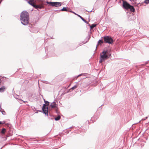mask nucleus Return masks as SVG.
<instances>
[{
  "mask_svg": "<svg viewBox=\"0 0 149 149\" xmlns=\"http://www.w3.org/2000/svg\"><path fill=\"white\" fill-rule=\"evenodd\" d=\"M6 88L5 86H2L0 88V92H3L6 89Z\"/></svg>",
  "mask_w": 149,
  "mask_h": 149,
  "instance_id": "obj_10",
  "label": "nucleus"
},
{
  "mask_svg": "<svg viewBox=\"0 0 149 149\" xmlns=\"http://www.w3.org/2000/svg\"><path fill=\"white\" fill-rule=\"evenodd\" d=\"M78 16L83 21H84L85 23H87V24H88V22H87V21H86L84 18H83L82 17H81V16H80V15H78Z\"/></svg>",
  "mask_w": 149,
  "mask_h": 149,
  "instance_id": "obj_12",
  "label": "nucleus"
},
{
  "mask_svg": "<svg viewBox=\"0 0 149 149\" xmlns=\"http://www.w3.org/2000/svg\"><path fill=\"white\" fill-rule=\"evenodd\" d=\"M107 51L104 50L100 54V60L99 61V63H101L103 62L105 60H107L109 57L107 54Z\"/></svg>",
  "mask_w": 149,
  "mask_h": 149,
  "instance_id": "obj_3",
  "label": "nucleus"
},
{
  "mask_svg": "<svg viewBox=\"0 0 149 149\" xmlns=\"http://www.w3.org/2000/svg\"><path fill=\"white\" fill-rule=\"evenodd\" d=\"M27 2L29 4L31 5L34 7H35L36 5L35 4V1L34 0H29Z\"/></svg>",
  "mask_w": 149,
  "mask_h": 149,
  "instance_id": "obj_7",
  "label": "nucleus"
},
{
  "mask_svg": "<svg viewBox=\"0 0 149 149\" xmlns=\"http://www.w3.org/2000/svg\"><path fill=\"white\" fill-rule=\"evenodd\" d=\"M98 43L102 44L103 43V41L101 40H100L98 42Z\"/></svg>",
  "mask_w": 149,
  "mask_h": 149,
  "instance_id": "obj_18",
  "label": "nucleus"
},
{
  "mask_svg": "<svg viewBox=\"0 0 149 149\" xmlns=\"http://www.w3.org/2000/svg\"><path fill=\"white\" fill-rule=\"evenodd\" d=\"M44 100L45 105L46 106V107H47V106L49 105V103L47 101H45V100Z\"/></svg>",
  "mask_w": 149,
  "mask_h": 149,
  "instance_id": "obj_15",
  "label": "nucleus"
},
{
  "mask_svg": "<svg viewBox=\"0 0 149 149\" xmlns=\"http://www.w3.org/2000/svg\"><path fill=\"white\" fill-rule=\"evenodd\" d=\"M4 123H2V122L0 121V125L2 124H3Z\"/></svg>",
  "mask_w": 149,
  "mask_h": 149,
  "instance_id": "obj_22",
  "label": "nucleus"
},
{
  "mask_svg": "<svg viewBox=\"0 0 149 149\" xmlns=\"http://www.w3.org/2000/svg\"><path fill=\"white\" fill-rule=\"evenodd\" d=\"M103 38L104 42L105 43L111 44L113 42L112 38L110 36H105L103 37Z\"/></svg>",
  "mask_w": 149,
  "mask_h": 149,
  "instance_id": "obj_4",
  "label": "nucleus"
},
{
  "mask_svg": "<svg viewBox=\"0 0 149 149\" xmlns=\"http://www.w3.org/2000/svg\"><path fill=\"white\" fill-rule=\"evenodd\" d=\"M43 83L46 84H48L49 83L47 81H44Z\"/></svg>",
  "mask_w": 149,
  "mask_h": 149,
  "instance_id": "obj_20",
  "label": "nucleus"
},
{
  "mask_svg": "<svg viewBox=\"0 0 149 149\" xmlns=\"http://www.w3.org/2000/svg\"><path fill=\"white\" fill-rule=\"evenodd\" d=\"M6 132V130L5 128H3L1 131V132L3 134H4Z\"/></svg>",
  "mask_w": 149,
  "mask_h": 149,
  "instance_id": "obj_17",
  "label": "nucleus"
},
{
  "mask_svg": "<svg viewBox=\"0 0 149 149\" xmlns=\"http://www.w3.org/2000/svg\"><path fill=\"white\" fill-rule=\"evenodd\" d=\"M144 3L146 4H148L149 3V0H145Z\"/></svg>",
  "mask_w": 149,
  "mask_h": 149,
  "instance_id": "obj_19",
  "label": "nucleus"
},
{
  "mask_svg": "<svg viewBox=\"0 0 149 149\" xmlns=\"http://www.w3.org/2000/svg\"><path fill=\"white\" fill-rule=\"evenodd\" d=\"M78 86V84H76L75 85H74V86L72 87L71 88L70 90H73L75 89H76Z\"/></svg>",
  "mask_w": 149,
  "mask_h": 149,
  "instance_id": "obj_11",
  "label": "nucleus"
},
{
  "mask_svg": "<svg viewBox=\"0 0 149 149\" xmlns=\"http://www.w3.org/2000/svg\"><path fill=\"white\" fill-rule=\"evenodd\" d=\"M123 8L126 10H130V11L133 12L135 11V9L134 7L128 3L127 2L123 0Z\"/></svg>",
  "mask_w": 149,
  "mask_h": 149,
  "instance_id": "obj_2",
  "label": "nucleus"
},
{
  "mask_svg": "<svg viewBox=\"0 0 149 149\" xmlns=\"http://www.w3.org/2000/svg\"><path fill=\"white\" fill-rule=\"evenodd\" d=\"M1 79H0V83H1Z\"/></svg>",
  "mask_w": 149,
  "mask_h": 149,
  "instance_id": "obj_24",
  "label": "nucleus"
},
{
  "mask_svg": "<svg viewBox=\"0 0 149 149\" xmlns=\"http://www.w3.org/2000/svg\"><path fill=\"white\" fill-rule=\"evenodd\" d=\"M61 118L60 116H58L57 117L55 118V119L56 120H59Z\"/></svg>",
  "mask_w": 149,
  "mask_h": 149,
  "instance_id": "obj_16",
  "label": "nucleus"
},
{
  "mask_svg": "<svg viewBox=\"0 0 149 149\" xmlns=\"http://www.w3.org/2000/svg\"><path fill=\"white\" fill-rule=\"evenodd\" d=\"M42 109L44 113L45 114H48V107H46L45 104H44L42 107Z\"/></svg>",
  "mask_w": 149,
  "mask_h": 149,
  "instance_id": "obj_6",
  "label": "nucleus"
},
{
  "mask_svg": "<svg viewBox=\"0 0 149 149\" xmlns=\"http://www.w3.org/2000/svg\"><path fill=\"white\" fill-rule=\"evenodd\" d=\"M44 6L42 4H41L39 5H35L34 8L36 9H38V8L42 9L44 8Z\"/></svg>",
  "mask_w": 149,
  "mask_h": 149,
  "instance_id": "obj_8",
  "label": "nucleus"
},
{
  "mask_svg": "<svg viewBox=\"0 0 149 149\" xmlns=\"http://www.w3.org/2000/svg\"><path fill=\"white\" fill-rule=\"evenodd\" d=\"M60 11H67L68 10L67 9V8L64 7L62 9L60 10Z\"/></svg>",
  "mask_w": 149,
  "mask_h": 149,
  "instance_id": "obj_13",
  "label": "nucleus"
},
{
  "mask_svg": "<svg viewBox=\"0 0 149 149\" xmlns=\"http://www.w3.org/2000/svg\"><path fill=\"white\" fill-rule=\"evenodd\" d=\"M47 4H49L52 6H55L56 7H58L61 5V2L47 1Z\"/></svg>",
  "mask_w": 149,
  "mask_h": 149,
  "instance_id": "obj_5",
  "label": "nucleus"
},
{
  "mask_svg": "<svg viewBox=\"0 0 149 149\" xmlns=\"http://www.w3.org/2000/svg\"><path fill=\"white\" fill-rule=\"evenodd\" d=\"M20 19L21 23L24 25H27L29 23V13L26 11H23L21 13Z\"/></svg>",
  "mask_w": 149,
  "mask_h": 149,
  "instance_id": "obj_1",
  "label": "nucleus"
},
{
  "mask_svg": "<svg viewBox=\"0 0 149 149\" xmlns=\"http://www.w3.org/2000/svg\"><path fill=\"white\" fill-rule=\"evenodd\" d=\"M50 106L52 108H54L57 107L56 104V102H54L52 103L50 105Z\"/></svg>",
  "mask_w": 149,
  "mask_h": 149,
  "instance_id": "obj_9",
  "label": "nucleus"
},
{
  "mask_svg": "<svg viewBox=\"0 0 149 149\" xmlns=\"http://www.w3.org/2000/svg\"><path fill=\"white\" fill-rule=\"evenodd\" d=\"M92 11V10H91V11H89V12H91Z\"/></svg>",
  "mask_w": 149,
  "mask_h": 149,
  "instance_id": "obj_25",
  "label": "nucleus"
},
{
  "mask_svg": "<svg viewBox=\"0 0 149 149\" xmlns=\"http://www.w3.org/2000/svg\"><path fill=\"white\" fill-rule=\"evenodd\" d=\"M81 75H82V74H79V75L78 76V77H79V76H81Z\"/></svg>",
  "mask_w": 149,
  "mask_h": 149,
  "instance_id": "obj_23",
  "label": "nucleus"
},
{
  "mask_svg": "<svg viewBox=\"0 0 149 149\" xmlns=\"http://www.w3.org/2000/svg\"><path fill=\"white\" fill-rule=\"evenodd\" d=\"M70 12H71L72 13H74L75 14L77 15V14H76L75 13H74V12H72V11H70Z\"/></svg>",
  "mask_w": 149,
  "mask_h": 149,
  "instance_id": "obj_21",
  "label": "nucleus"
},
{
  "mask_svg": "<svg viewBox=\"0 0 149 149\" xmlns=\"http://www.w3.org/2000/svg\"><path fill=\"white\" fill-rule=\"evenodd\" d=\"M97 25L95 24H93L90 26L91 29H92L96 26Z\"/></svg>",
  "mask_w": 149,
  "mask_h": 149,
  "instance_id": "obj_14",
  "label": "nucleus"
}]
</instances>
